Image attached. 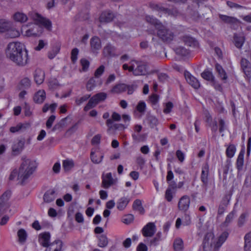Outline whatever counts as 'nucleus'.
Here are the masks:
<instances>
[{
    "mask_svg": "<svg viewBox=\"0 0 251 251\" xmlns=\"http://www.w3.org/2000/svg\"><path fill=\"white\" fill-rule=\"evenodd\" d=\"M63 167L65 171H70L74 166V163L72 160H65L63 161Z\"/></svg>",
    "mask_w": 251,
    "mask_h": 251,
    "instance_id": "09e8293b",
    "label": "nucleus"
},
{
    "mask_svg": "<svg viewBox=\"0 0 251 251\" xmlns=\"http://www.w3.org/2000/svg\"><path fill=\"white\" fill-rule=\"evenodd\" d=\"M20 84L23 88L28 89L31 86V81L28 78L25 77L21 80Z\"/></svg>",
    "mask_w": 251,
    "mask_h": 251,
    "instance_id": "864d4df0",
    "label": "nucleus"
},
{
    "mask_svg": "<svg viewBox=\"0 0 251 251\" xmlns=\"http://www.w3.org/2000/svg\"><path fill=\"white\" fill-rule=\"evenodd\" d=\"M251 181L249 182V179L246 178L243 187V191L246 195H249L251 193Z\"/></svg>",
    "mask_w": 251,
    "mask_h": 251,
    "instance_id": "c03bdc74",
    "label": "nucleus"
},
{
    "mask_svg": "<svg viewBox=\"0 0 251 251\" xmlns=\"http://www.w3.org/2000/svg\"><path fill=\"white\" fill-rule=\"evenodd\" d=\"M21 159L22 162L19 169L18 179L21 181V184H23L35 171L37 163L35 161L31 160L25 156H23Z\"/></svg>",
    "mask_w": 251,
    "mask_h": 251,
    "instance_id": "7ed1b4c3",
    "label": "nucleus"
},
{
    "mask_svg": "<svg viewBox=\"0 0 251 251\" xmlns=\"http://www.w3.org/2000/svg\"><path fill=\"white\" fill-rule=\"evenodd\" d=\"M114 15L112 12L104 11L101 14L99 20L101 23H109L112 21Z\"/></svg>",
    "mask_w": 251,
    "mask_h": 251,
    "instance_id": "412c9836",
    "label": "nucleus"
},
{
    "mask_svg": "<svg viewBox=\"0 0 251 251\" xmlns=\"http://www.w3.org/2000/svg\"><path fill=\"white\" fill-rule=\"evenodd\" d=\"M29 15L33 20L45 26L47 29L49 30L51 29V23L50 20L44 18L38 13L34 12H30Z\"/></svg>",
    "mask_w": 251,
    "mask_h": 251,
    "instance_id": "423d86ee",
    "label": "nucleus"
},
{
    "mask_svg": "<svg viewBox=\"0 0 251 251\" xmlns=\"http://www.w3.org/2000/svg\"><path fill=\"white\" fill-rule=\"evenodd\" d=\"M60 50V48L56 47L54 48L51 50L48 53V57L51 59H53L56 54L59 52Z\"/></svg>",
    "mask_w": 251,
    "mask_h": 251,
    "instance_id": "bf43d9fd",
    "label": "nucleus"
},
{
    "mask_svg": "<svg viewBox=\"0 0 251 251\" xmlns=\"http://www.w3.org/2000/svg\"><path fill=\"white\" fill-rule=\"evenodd\" d=\"M190 204V197L187 195L182 196L178 202V208L180 211H186Z\"/></svg>",
    "mask_w": 251,
    "mask_h": 251,
    "instance_id": "9b49d317",
    "label": "nucleus"
},
{
    "mask_svg": "<svg viewBox=\"0 0 251 251\" xmlns=\"http://www.w3.org/2000/svg\"><path fill=\"white\" fill-rule=\"evenodd\" d=\"M132 207L134 210L138 211L141 214H143L145 212L144 208L142 205L141 201L139 199L134 201Z\"/></svg>",
    "mask_w": 251,
    "mask_h": 251,
    "instance_id": "f704fd0d",
    "label": "nucleus"
},
{
    "mask_svg": "<svg viewBox=\"0 0 251 251\" xmlns=\"http://www.w3.org/2000/svg\"><path fill=\"white\" fill-rule=\"evenodd\" d=\"M209 165L207 163H205L202 167L201 180L202 182V186L207 190V187L208 183L209 176Z\"/></svg>",
    "mask_w": 251,
    "mask_h": 251,
    "instance_id": "1a4fd4ad",
    "label": "nucleus"
},
{
    "mask_svg": "<svg viewBox=\"0 0 251 251\" xmlns=\"http://www.w3.org/2000/svg\"><path fill=\"white\" fill-rule=\"evenodd\" d=\"M94 97L98 100V103L100 101L105 100L107 97V95L105 93H99L94 95Z\"/></svg>",
    "mask_w": 251,
    "mask_h": 251,
    "instance_id": "052dcab7",
    "label": "nucleus"
},
{
    "mask_svg": "<svg viewBox=\"0 0 251 251\" xmlns=\"http://www.w3.org/2000/svg\"><path fill=\"white\" fill-rule=\"evenodd\" d=\"M40 244L44 247L48 248L50 246H53L55 244L56 247L54 250V251H61L63 247V243L60 240H56L51 243H49L50 234L48 232H46L40 234Z\"/></svg>",
    "mask_w": 251,
    "mask_h": 251,
    "instance_id": "20e7f679",
    "label": "nucleus"
},
{
    "mask_svg": "<svg viewBox=\"0 0 251 251\" xmlns=\"http://www.w3.org/2000/svg\"><path fill=\"white\" fill-rule=\"evenodd\" d=\"M147 121L151 128H153L158 124V119L154 116L149 115L147 117Z\"/></svg>",
    "mask_w": 251,
    "mask_h": 251,
    "instance_id": "3c124183",
    "label": "nucleus"
},
{
    "mask_svg": "<svg viewBox=\"0 0 251 251\" xmlns=\"http://www.w3.org/2000/svg\"><path fill=\"white\" fill-rule=\"evenodd\" d=\"M24 110L25 115V116L30 117V116H31L32 112L30 110V107L29 105L26 102H25Z\"/></svg>",
    "mask_w": 251,
    "mask_h": 251,
    "instance_id": "680f3d73",
    "label": "nucleus"
},
{
    "mask_svg": "<svg viewBox=\"0 0 251 251\" xmlns=\"http://www.w3.org/2000/svg\"><path fill=\"white\" fill-rule=\"evenodd\" d=\"M114 183L112 174L111 173H107L104 176L102 177L101 186L105 189L109 188Z\"/></svg>",
    "mask_w": 251,
    "mask_h": 251,
    "instance_id": "a211bd4d",
    "label": "nucleus"
},
{
    "mask_svg": "<svg viewBox=\"0 0 251 251\" xmlns=\"http://www.w3.org/2000/svg\"><path fill=\"white\" fill-rule=\"evenodd\" d=\"M157 36L164 42H170L173 39L174 33L162 24L157 28Z\"/></svg>",
    "mask_w": 251,
    "mask_h": 251,
    "instance_id": "39448f33",
    "label": "nucleus"
},
{
    "mask_svg": "<svg viewBox=\"0 0 251 251\" xmlns=\"http://www.w3.org/2000/svg\"><path fill=\"white\" fill-rule=\"evenodd\" d=\"M244 163V154L242 152H240L238 156L237 159V167L238 170H240L243 165Z\"/></svg>",
    "mask_w": 251,
    "mask_h": 251,
    "instance_id": "5fc2aeb1",
    "label": "nucleus"
},
{
    "mask_svg": "<svg viewBox=\"0 0 251 251\" xmlns=\"http://www.w3.org/2000/svg\"><path fill=\"white\" fill-rule=\"evenodd\" d=\"M162 233L159 231L157 233L156 236L152 240L150 241V244L151 245L156 246L158 242L161 240Z\"/></svg>",
    "mask_w": 251,
    "mask_h": 251,
    "instance_id": "6e6d98bb",
    "label": "nucleus"
},
{
    "mask_svg": "<svg viewBox=\"0 0 251 251\" xmlns=\"http://www.w3.org/2000/svg\"><path fill=\"white\" fill-rule=\"evenodd\" d=\"M229 235L227 231L223 232L215 242H212L214 235L212 232L207 233L204 237L202 242V248L204 251H218L219 248L226 241Z\"/></svg>",
    "mask_w": 251,
    "mask_h": 251,
    "instance_id": "f03ea898",
    "label": "nucleus"
},
{
    "mask_svg": "<svg viewBox=\"0 0 251 251\" xmlns=\"http://www.w3.org/2000/svg\"><path fill=\"white\" fill-rule=\"evenodd\" d=\"M173 106L174 105L172 102L169 101L167 102L165 104V107L163 110V112L165 114L170 113L171 112Z\"/></svg>",
    "mask_w": 251,
    "mask_h": 251,
    "instance_id": "0e129e2a",
    "label": "nucleus"
},
{
    "mask_svg": "<svg viewBox=\"0 0 251 251\" xmlns=\"http://www.w3.org/2000/svg\"><path fill=\"white\" fill-rule=\"evenodd\" d=\"M235 46L239 49H241L245 42V39L242 36H238L236 34L234 35Z\"/></svg>",
    "mask_w": 251,
    "mask_h": 251,
    "instance_id": "ea45409f",
    "label": "nucleus"
},
{
    "mask_svg": "<svg viewBox=\"0 0 251 251\" xmlns=\"http://www.w3.org/2000/svg\"><path fill=\"white\" fill-rule=\"evenodd\" d=\"M12 23L6 19H0V32H6L11 28Z\"/></svg>",
    "mask_w": 251,
    "mask_h": 251,
    "instance_id": "4be33fe9",
    "label": "nucleus"
},
{
    "mask_svg": "<svg viewBox=\"0 0 251 251\" xmlns=\"http://www.w3.org/2000/svg\"><path fill=\"white\" fill-rule=\"evenodd\" d=\"M98 103V100H96L94 96L90 98L87 104L84 107V110L87 111L92 108L94 107Z\"/></svg>",
    "mask_w": 251,
    "mask_h": 251,
    "instance_id": "58836bf2",
    "label": "nucleus"
},
{
    "mask_svg": "<svg viewBox=\"0 0 251 251\" xmlns=\"http://www.w3.org/2000/svg\"><path fill=\"white\" fill-rule=\"evenodd\" d=\"M236 214V211L235 210L233 209L226 216L225 221L222 224V226L223 227L227 226L232 222Z\"/></svg>",
    "mask_w": 251,
    "mask_h": 251,
    "instance_id": "bb28decb",
    "label": "nucleus"
},
{
    "mask_svg": "<svg viewBox=\"0 0 251 251\" xmlns=\"http://www.w3.org/2000/svg\"><path fill=\"white\" fill-rule=\"evenodd\" d=\"M5 36L7 38H14L19 36L20 32L13 26V24H12L11 28L6 31Z\"/></svg>",
    "mask_w": 251,
    "mask_h": 251,
    "instance_id": "c756f323",
    "label": "nucleus"
},
{
    "mask_svg": "<svg viewBox=\"0 0 251 251\" xmlns=\"http://www.w3.org/2000/svg\"><path fill=\"white\" fill-rule=\"evenodd\" d=\"M201 76L204 79L211 82L215 79L212 73L209 71H204L201 73Z\"/></svg>",
    "mask_w": 251,
    "mask_h": 251,
    "instance_id": "a18cd8bd",
    "label": "nucleus"
},
{
    "mask_svg": "<svg viewBox=\"0 0 251 251\" xmlns=\"http://www.w3.org/2000/svg\"><path fill=\"white\" fill-rule=\"evenodd\" d=\"M145 19L147 22L153 25L156 29L160 27L161 25L162 24L158 20L152 16H146Z\"/></svg>",
    "mask_w": 251,
    "mask_h": 251,
    "instance_id": "7c9ffc66",
    "label": "nucleus"
},
{
    "mask_svg": "<svg viewBox=\"0 0 251 251\" xmlns=\"http://www.w3.org/2000/svg\"><path fill=\"white\" fill-rule=\"evenodd\" d=\"M96 86L95 80L94 78H90L86 85V88L88 91H91Z\"/></svg>",
    "mask_w": 251,
    "mask_h": 251,
    "instance_id": "69168bd1",
    "label": "nucleus"
},
{
    "mask_svg": "<svg viewBox=\"0 0 251 251\" xmlns=\"http://www.w3.org/2000/svg\"><path fill=\"white\" fill-rule=\"evenodd\" d=\"M249 216V213L246 212L242 213L239 217L238 221V225L239 226H242L246 222V219Z\"/></svg>",
    "mask_w": 251,
    "mask_h": 251,
    "instance_id": "603ef678",
    "label": "nucleus"
},
{
    "mask_svg": "<svg viewBox=\"0 0 251 251\" xmlns=\"http://www.w3.org/2000/svg\"><path fill=\"white\" fill-rule=\"evenodd\" d=\"M80 63L82 67V70L83 71H87V69H88L89 65H90V63H89V61H88L87 59H84V58L81 59L80 60Z\"/></svg>",
    "mask_w": 251,
    "mask_h": 251,
    "instance_id": "774afa93",
    "label": "nucleus"
},
{
    "mask_svg": "<svg viewBox=\"0 0 251 251\" xmlns=\"http://www.w3.org/2000/svg\"><path fill=\"white\" fill-rule=\"evenodd\" d=\"M215 69L218 73L219 76L223 80L226 81L227 78L226 73L222 66L218 63L215 64Z\"/></svg>",
    "mask_w": 251,
    "mask_h": 251,
    "instance_id": "c85d7f7f",
    "label": "nucleus"
},
{
    "mask_svg": "<svg viewBox=\"0 0 251 251\" xmlns=\"http://www.w3.org/2000/svg\"><path fill=\"white\" fill-rule=\"evenodd\" d=\"M90 46L92 51L97 53V51L101 48L100 39L97 36L92 37L90 40Z\"/></svg>",
    "mask_w": 251,
    "mask_h": 251,
    "instance_id": "f8f14e48",
    "label": "nucleus"
},
{
    "mask_svg": "<svg viewBox=\"0 0 251 251\" xmlns=\"http://www.w3.org/2000/svg\"><path fill=\"white\" fill-rule=\"evenodd\" d=\"M41 27L38 24H34L32 27L27 29L25 31L26 35L27 36H36L41 32Z\"/></svg>",
    "mask_w": 251,
    "mask_h": 251,
    "instance_id": "5701e85b",
    "label": "nucleus"
},
{
    "mask_svg": "<svg viewBox=\"0 0 251 251\" xmlns=\"http://www.w3.org/2000/svg\"><path fill=\"white\" fill-rule=\"evenodd\" d=\"M241 68L247 76L251 75V64L249 61L246 58H242L241 60Z\"/></svg>",
    "mask_w": 251,
    "mask_h": 251,
    "instance_id": "6ab92c4d",
    "label": "nucleus"
},
{
    "mask_svg": "<svg viewBox=\"0 0 251 251\" xmlns=\"http://www.w3.org/2000/svg\"><path fill=\"white\" fill-rule=\"evenodd\" d=\"M152 7L153 9L158 12H161L167 14H172L171 11L170 9L165 8L159 4H153ZM172 14H173L172 13Z\"/></svg>",
    "mask_w": 251,
    "mask_h": 251,
    "instance_id": "79ce46f5",
    "label": "nucleus"
},
{
    "mask_svg": "<svg viewBox=\"0 0 251 251\" xmlns=\"http://www.w3.org/2000/svg\"><path fill=\"white\" fill-rule=\"evenodd\" d=\"M91 97V95H86L80 98L75 99V102L77 105H81L83 102L86 101Z\"/></svg>",
    "mask_w": 251,
    "mask_h": 251,
    "instance_id": "4d7b16f0",
    "label": "nucleus"
},
{
    "mask_svg": "<svg viewBox=\"0 0 251 251\" xmlns=\"http://www.w3.org/2000/svg\"><path fill=\"white\" fill-rule=\"evenodd\" d=\"M156 228L154 223H148L142 229L143 235L145 237H152L155 233Z\"/></svg>",
    "mask_w": 251,
    "mask_h": 251,
    "instance_id": "9d476101",
    "label": "nucleus"
},
{
    "mask_svg": "<svg viewBox=\"0 0 251 251\" xmlns=\"http://www.w3.org/2000/svg\"><path fill=\"white\" fill-rule=\"evenodd\" d=\"M235 151V146L233 144H230L226 150V155L228 158H231L234 156Z\"/></svg>",
    "mask_w": 251,
    "mask_h": 251,
    "instance_id": "de8ad7c7",
    "label": "nucleus"
},
{
    "mask_svg": "<svg viewBox=\"0 0 251 251\" xmlns=\"http://www.w3.org/2000/svg\"><path fill=\"white\" fill-rule=\"evenodd\" d=\"M129 199L126 197H123L119 199L117 203V208L119 210H124L129 201Z\"/></svg>",
    "mask_w": 251,
    "mask_h": 251,
    "instance_id": "2f4dec72",
    "label": "nucleus"
},
{
    "mask_svg": "<svg viewBox=\"0 0 251 251\" xmlns=\"http://www.w3.org/2000/svg\"><path fill=\"white\" fill-rule=\"evenodd\" d=\"M6 55L17 65L24 66L27 64L28 58L27 50L20 42L10 43L7 46Z\"/></svg>",
    "mask_w": 251,
    "mask_h": 251,
    "instance_id": "f257e3e1",
    "label": "nucleus"
},
{
    "mask_svg": "<svg viewBox=\"0 0 251 251\" xmlns=\"http://www.w3.org/2000/svg\"><path fill=\"white\" fill-rule=\"evenodd\" d=\"M13 19L17 22L25 23L27 21L28 18L26 15L23 12H17L13 16Z\"/></svg>",
    "mask_w": 251,
    "mask_h": 251,
    "instance_id": "393cba45",
    "label": "nucleus"
},
{
    "mask_svg": "<svg viewBox=\"0 0 251 251\" xmlns=\"http://www.w3.org/2000/svg\"><path fill=\"white\" fill-rule=\"evenodd\" d=\"M79 50L77 48H74L71 51V60L73 63H75L77 59Z\"/></svg>",
    "mask_w": 251,
    "mask_h": 251,
    "instance_id": "13d9d810",
    "label": "nucleus"
},
{
    "mask_svg": "<svg viewBox=\"0 0 251 251\" xmlns=\"http://www.w3.org/2000/svg\"><path fill=\"white\" fill-rule=\"evenodd\" d=\"M183 241L181 239H176L174 243V248L176 251H181L183 248Z\"/></svg>",
    "mask_w": 251,
    "mask_h": 251,
    "instance_id": "49530a36",
    "label": "nucleus"
},
{
    "mask_svg": "<svg viewBox=\"0 0 251 251\" xmlns=\"http://www.w3.org/2000/svg\"><path fill=\"white\" fill-rule=\"evenodd\" d=\"M121 119V115L116 112H114L112 115V119H108L106 121V125L110 128L112 127V125L113 123V121H119Z\"/></svg>",
    "mask_w": 251,
    "mask_h": 251,
    "instance_id": "e433bc0d",
    "label": "nucleus"
},
{
    "mask_svg": "<svg viewBox=\"0 0 251 251\" xmlns=\"http://www.w3.org/2000/svg\"><path fill=\"white\" fill-rule=\"evenodd\" d=\"M219 17L220 19L226 23L238 25L240 23L237 19L233 17L220 14Z\"/></svg>",
    "mask_w": 251,
    "mask_h": 251,
    "instance_id": "b1692460",
    "label": "nucleus"
},
{
    "mask_svg": "<svg viewBox=\"0 0 251 251\" xmlns=\"http://www.w3.org/2000/svg\"><path fill=\"white\" fill-rule=\"evenodd\" d=\"M175 51L177 54L181 56H187L189 54L190 51L189 50L183 47H178L175 49Z\"/></svg>",
    "mask_w": 251,
    "mask_h": 251,
    "instance_id": "37998d69",
    "label": "nucleus"
},
{
    "mask_svg": "<svg viewBox=\"0 0 251 251\" xmlns=\"http://www.w3.org/2000/svg\"><path fill=\"white\" fill-rule=\"evenodd\" d=\"M90 157L91 161L95 164H99L101 162L103 158V154H96L94 152L91 151Z\"/></svg>",
    "mask_w": 251,
    "mask_h": 251,
    "instance_id": "4c0bfd02",
    "label": "nucleus"
},
{
    "mask_svg": "<svg viewBox=\"0 0 251 251\" xmlns=\"http://www.w3.org/2000/svg\"><path fill=\"white\" fill-rule=\"evenodd\" d=\"M185 77L187 82L194 88L198 89L200 87V83L198 80L192 75L189 72L185 73Z\"/></svg>",
    "mask_w": 251,
    "mask_h": 251,
    "instance_id": "4468645a",
    "label": "nucleus"
},
{
    "mask_svg": "<svg viewBox=\"0 0 251 251\" xmlns=\"http://www.w3.org/2000/svg\"><path fill=\"white\" fill-rule=\"evenodd\" d=\"M244 240L245 251H251V231L245 235Z\"/></svg>",
    "mask_w": 251,
    "mask_h": 251,
    "instance_id": "72a5a7b5",
    "label": "nucleus"
},
{
    "mask_svg": "<svg viewBox=\"0 0 251 251\" xmlns=\"http://www.w3.org/2000/svg\"><path fill=\"white\" fill-rule=\"evenodd\" d=\"M132 62H135L137 65V68L135 69L134 71V75H145L147 73L146 65L136 60H132Z\"/></svg>",
    "mask_w": 251,
    "mask_h": 251,
    "instance_id": "ddd939ff",
    "label": "nucleus"
},
{
    "mask_svg": "<svg viewBox=\"0 0 251 251\" xmlns=\"http://www.w3.org/2000/svg\"><path fill=\"white\" fill-rule=\"evenodd\" d=\"M25 139H18L14 141L12 146V154L14 156L20 154L24 149Z\"/></svg>",
    "mask_w": 251,
    "mask_h": 251,
    "instance_id": "0eeeda50",
    "label": "nucleus"
},
{
    "mask_svg": "<svg viewBox=\"0 0 251 251\" xmlns=\"http://www.w3.org/2000/svg\"><path fill=\"white\" fill-rule=\"evenodd\" d=\"M127 85L125 84H119L113 87L111 92L113 93H121L126 91Z\"/></svg>",
    "mask_w": 251,
    "mask_h": 251,
    "instance_id": "c9c22d12",
    "label": "nucleus"
},
{
    "mask_svg": "<svg viewBox=\"0 0 251 251\" xmlns=\"http://www.w3.org/2000/svg\"><path fill=\"white\" fill-rule=\"evenodd\" d=\"M17 235L19 243L21 244H24L25 242L27 237V234L24 229L21 228L19 229L17 232Z\"/></svg>",
    "mask_w": 251,
    "mask_h": 251,
    "instance_id": "473e14b6",
    "label": "nucleus"
},
{
    "mask_svg": "<svg viewBox=\"0 0 251 251\" xmlns=\"http://www.w3.org/2000/svg\"><path fill=\"white\" fill-rule=\"evenodd\" d=\"M182 40L185 45L189 47H195L198 45L197 41L193 37L189 36H183Z\"/></svg>",
    "mask_w": 251,
    "mask_h": 251,
    "instance_id": "cd10ccee",
    "label": "nucleus"
},
{
    "mask_svg": "<svg viewBox=\"0 0 251 251\" xmlns=\"http://www.w3.org/2000/svg\"><path fill=\"white\" fill-rule=\"evenodd\" d=\"M46 94L44 90H39L34 95L33 100L35 103L38 104L42 103L45 100Z\"/></svg>",
    "mask_w": 251,
    "mask_h": 251,
    "instance_id": "dca6fc26",
    "label": "nucleus"
},
{
    "mask_svg": "<svg viewBox=\"0 0 251 251\" xmlns=\"http://www.w3.org/2000/svg\"><path fill=\"white\" fill-rule=\"evenodd\" d=\"M105 67L103 65L100 66L95 71L94 75L96 77H100L104 71Z\"/></svg>",
    "mask_w": 251,
    "mask_h": 251,
    "instance_id": "e2e57ef3",
    "label": "nucleus"
},
{
    "mask_svg": "<svg viewBox=\"0 0 251 251\" xmlns=\"http://www.w3.org/2000/svg\"><path fill=\"white\" fill-rule=\"evenodd\" d=\"M103 53L105 56H115L117 54L116 48L111 44H107L103 50Z\"/></svg>",
    "mask_w": 251,
    "mask_h": 251,
    "instance_id": "2eb2a0df",
    "label": "nucleus"
},
{
    "mask_svg": "<svg viewBox=\"0 0 251 251\" xmlns=\"http://www.w3.org/2000/svg\"><path fill=\"white\" fill-rule=\"evenodd\" d=\"M193 3L189 5L187 7L188 13L194 18H199L200 16L198 11L199 7V3L205 1V0H193Z\"/></svg>",
    "mask_w": 251,
    "mask_h": 251,
    "instance_id": "6e6552de",
    "label": "nucleus"
},
{
    "mask_svg": "<svg viewBox=\"0 0 251 251\" xmlns=\"http://www.w3.org/2000/svg\"><path fill=\"white\" fill-rule=\"evenodd\" d=\"M137 110L140 113H143L145 111L146 103L144 101H140L136 107Z\"/></svg>",
    "mask_w": 251,
    "mask_h": 251,
    "instance_id": "338daca9",
    "label": "nucleus"
},
{
    "mask_svg": "<svg viewBox=\"0 0 251 251\" xmlns=\"http://www.w3.org/2000/svg\"><path fill=\"white\" fill-rule=\"evenodd\" d=\"M108 243V240L106 235H101L99 237L98 246L100 248L106 247Z\"/></svg>",
    "mask_w": 251,
    "mask_h": 251,
    "instance_id": "a19ab883",
    "label": "nucleus"
},
{
    "mask_svg": "<svg viewBox=\"0 0 251 251\" xmlns=\"http://www.w3.org/2000/svg\"><path fill=\"white\" fill-rule=\"evenodd\" d=\"M232 195V193L231 191H229L225 195V196L222 198V200L220 202V204H223L224 205H226L227 206L229 201L231 199V197Z\"/></svg>",
    "mask_w": 251,
    "mask_h": 251,
    "instance_id": "8fccbe9b",
    "label": "nucleus"
},
{
    "mask_svg": "<svg viewBox=\"0 0 251 251\" xmlns=\"http://www.w3.org/2000/svg\"><path fill=\"white\" fill-rule=\"evenodd\" d=\"M30 126L29 123H19L15 126H12L10 128V131L13 133L20 131L22 129H25Z\"/></svg>",
    "mask_w": 251,
    "mask_h": 251,
    "instance_id": "a878e982",
    "label": "nucleus"
},
{
    "mask_svg": "<svg viewBox=\"0 0 251 251\" xmlns=\"http://www.w3.org/2000/svg\"><path fill=\"white\" fill-rule=\"evenodd\" d=\"M45 72L40 69H37L34 73V81L37 85L41 84L44 81Z\"/></svg>",
    "mask_w": 251,
    "mask_h": 251,
    "instance_id": "f3484780",
    "label": "nucleus"
},
{
    "mask_svg": "<svg viewBox=\"0 0 251 251\" xmlns=\"http://www.w3.org/2000/svg\"><path fill=\"white\" fill-rule=\"evenodd\" d=\"M56 198V194L54 190L50 189L44 194L43 200L45 202L50 203L54 201Z\"/></svg>",
    "mask_w": 251,
    "mask_h": 251,
    "instance_id": "aec40b11",
    "label": "nucleus"
}]
</instances>
